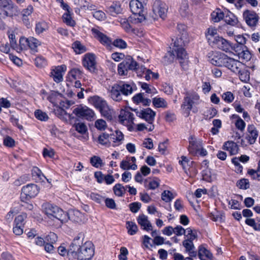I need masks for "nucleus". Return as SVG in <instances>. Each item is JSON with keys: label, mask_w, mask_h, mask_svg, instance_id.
I'll return each mask as SVG.
<instances>
[{"label": "nucleus", "mask_w": 260, "mask_h": 260, "mask_svg": "<svg viewBox=\"0 0 260 260\" xmlns=\"http://www.w3.org/2000/svg\"><path fill=\"white\" fill-rule=\"evenodd\" d=\"M42 208L45 214L49 217H53L61 222H67V213L58 207L46 203L43 204Z\"/></svg>", "instance_id": "obj_4"}, {"label": "nucleus", "mask_w": 260, "mask_h": 260, "mask_svg": "<svg viewBox=\"0 0 260 260\" xmlns=\"http://www.w3.org/2000/svg\"><path fill=\"white\" fill-rule=\"evenodd\" d=\"M49 28L48 25L45 21H42L36 23L35 30L37 34L43 33Z\"/></svg>", "instance_id": "obj_36"}, {"label": "nucleus", "mask_w": 260, "mask_h": 260, "mask_svg": "<svg viewBox=\"0 0 260 260\" xmlns=\"http://www.w3.org/2000/svg\"><path fill=\"white\" fill-rule=\"evenodd\" d=\"M141 86L147 93L155 94L156 93V90L155 88L146 83H141Z\"/></svg>", "instance_id": "obj_52"}, {"label": "nucleus", "mask_w": 260, "mask_h": 260, "mask_svg": "<svg viewBox=\"0 0 260 260\" xmlns=\"http://www.w3.org/2000/svg\"><path fill=\"white\" fill-rule=\"evenodd\" d=\"M113 189L116 196L122 197L125 192L126 187L121 184L118 183L115 185Z\"/></svg>", "instance_id": "obj_41"}, {"label": "nucleus", "mask_w": 260, "mask_h": 260, "mask_svg": "<svg viewBox=\"0 0 260 260\" xmlns=\"http://www.w3.org/2000/svg\"><path fill=\"white\" fill-rule=\"evenodd\" d=\"M120 23L122 28L127 32L133 31V27L130 24L129 21L125 18H122L120 20Z\"/></svg>", "instance_id": "obj_49"}, {"label": "nucleus", "mask_w": 260, "mask_h": 260, "mask_svg": "<svg viewBox=\"0 0 260 260\" xmlns=\"http://www.w3.org/2000/svg\"><path fill=\"white\" fill-rule=\"evenodd\" d=\"M136 90L135 84L120 81L110 86L108 89L109 96L114 101L120 102L124 96L131 94Z\"/></svg>", "instance_id": "obj_2"}, {"label": "nucleus", "mask_w": 260, "mask_h": 260, "mask_svg": "<svg viewBox=\"0 0 260 260\" xmlns=\"http://www.w3.org/2000/svg\"><path fill=\"white\" fill-rule=\"evenodd\" d=\"M67 221L70 219L77 223L84 222L86 220L85 215L77 210H71L67 213Z\"/></svg>", "instance_id": "obj_20"}, {"label": "nucleus", "mask_w": 260, "mask_h": 260, "mask_svg": "<svg viewBox=\"0 0 260 260\" xmlns=\"http://www.w3.org/2000/svg\"><path fill=\"white\" fill-rule=\"evenodd\" d=\"M90 163L92 165L96 168L101 166L102 164V160L100 157L94 156L90 158Z\"/></svg>", "instance_id": "obj_64"}, {"label": "nucleus", "mask_w": 260, "mask_h": 260, "mask_svg": "<svg viewBox=\"0 0 260 260\" xmlns=\"http://www.w3.org/2000/svg\"><path fill=\"white\" fill-rule=\"evenodd\" d=\"M110 140L112 142L111 146L116 147L120 145L123 139L124 136L123 134L119 131H115V133L110 134Z\"/></svg>", "instance_id": "obj_23"}, {"label": "nucleus", "mask_w": 260, "mask_h": 260, "mask_svg": "<svg viewBox=\"0 0 260 260\" xmlns=\"http://www.w3.org/2000/svg\"><path fill=\"white\" fill-rule=\"evenodd\" d=\"M84 241V234L79 233L74 239L68 251V256L72 260H91L94 254V245Z\"/></svg>", "instance_id": "obj_1"}, {"label": "nucleus", "mask_w": 260, "mask_h": 260, "mask_svg": "<svg viewBox=\"0 0 260 260\" xmlns=\"http://www.w3.org/2000/svg\"><path fill=\"white\" fill-rule=\"evenodd\" d=\"M126 228L127 230L128 234L130 235L136 234L138 231V226L136 223L133 221H126Z\"/></svg>", "instance_id": "obj_37"}, {"label": "nucleus", "mask_w": 260, "mask_h": 260, "mask_svg": "<svg viewBox=\"0 0 260 260\" xmlns=\"http://www.w3.org/2000/svg\"><path fill=\"white\" fill-rule=\"evenodd\" d=\"M140 72H143V75L144 77L145 78L146 80H149L151 78L150 75H152V72L149 70H146L143 67H141L138 70L137 73H139ZM142 76L141 75H140Z\"/></svg>", "instance_id": "obj_56"}, {"label": "nucleus", "mask_w": 260, "mask_h": 260, "mask_svg": "<svg viewBox=\"0 0 260 260\" xmlns=\"http://www.w3.org/2000/svg\"><path fill=\"white\" fill-rule=\"evenodd\" d=\"M138 67V63L131 56H127L119 64L118 72L120 75L125 76L127 75L128 71L136 70L138 72L139 69Z\"/></svg>", "instance_id": "obj_8"}, {"label": "nucleus", "mask_w": 260, "mask_h": 260, "mask_svg": "<svg viewBox=\"0 0 260 260\" xmlns=\"http://www.w3.org/2000/svg\"><path fill=\"white\" fill-rule=\"evenodd\" d=\"M247 130L249 133L248 135V141L250 144H252L255 143L258 137V132L253 125H248Z\"/></svg>", "instance_id": "obj_30"}, {"label": "nucleus", "mask_w": 260, "mask_h": 260, "mask_svg": "<svg viewBox=\"0 0 260 260\" xmlns=\"http://www.w3.org/2000/svg\"><path fill=\"white\" fill-rule=\"evenodd\" d=\"M28 48H30L31 50H35L40 45V42L34 38L28 39Z\"/></svg>", "instance_id": "obj_63"}, {"label": "nucleus", "mask_w": 260, "mask_h": 260, "mask_svg": "<svg viewBox=\"0 0 260 260\" xmlns=\"http://www.w3.org/2000/svg\"><path fill=\"white\" fill-rule=\"evenodd\" d=\"M93 37L108 49L112 48V40L100 31L98 28H92L91 30Z\"/></svg>", "instance_id": "obj_13"}, {"label": "nucleus", "mask_w": 260, "mask_h": 260, "mask_svg": "<svg viewBox=\"0 0 260 260\" xmlns=\"http://www.w3.org/2000/svg\"><path fill=\"white\" fill-rule=\"evenodd\" d=\"M98 142L101 145L107 147L111 146L110 136L106 133H103L99 136Z\"/></svg>", "instance_id": "obj_31"}, {"label": "nucleus", "mask_w": 260, "mask_h": 260, "mask_svg": "<svg viewBox=\"0 0 260 260\" xmlns=\"http://www.w3.org/2000/svg\"><path fill=\"white\" fill-rule=\"evenodd\" d=\"M259 169L260 165H258L257 170L255 171L254 170L251 169L248 171V173L253 179L260 180V172L259 171Z\"/></svg>", "instance_id": "obj_54"}, {"label": "nucleus", "mask_w": 260, "mask_h": 260, "mask_svg": "<svg viewBox=\"0 0 260 260\" xmlns=\"http://www.w3.org/2000/svg\"><path fill=\"white\" fill-rule=\"evenodd\" d=\"M72 48L77 54H81L86 51V47L79 41H76L72 45Z\"/></svg>", "instance_id": "obj_40"}, {"label": "nucleus", "mask_w": 260, "mask_h": 260, "mask_svg": "<svg viewBox=\"0 0 260 260\" xmlns=\"http://www.w3.org/2000/svg\"><path fill=\"white\" fill-rule=\"evenodd\" d=\"M223 149L230 152L231 155H235L238 152V146L233 141H228L224 143Z\"/></svg>", "instance_id": "obj_29"}, {"label": "nucleus", "mask_w": 260, "mask_h": 260, "mask_svg": "<svg viewBox=\"0 0 260 260\" xmlns=\"http://www.w3.org/2000/svg\"><path fill=\"white\" fill-rule=\"evenodd\" d=\"M203 179L207 182H211L213 180V177L210 170L207 168L202 171Z\"/></svg>", "instance_id": "obj_50"}, {"label": "nucleus", "mask_w": 260, "mask_h": 260, "mask_svg": "<svg viewBox=\"0 0 260 260\" xmlns=\"http://www.w3.org/2000/svg\"><path fill=\"white\" fill-rule=\"evenodd\" d=\"M183 246L185 248V251L188 253L190 256L196 257L197 252L193 242L185 239L182 242Z\"/></svg>", "instance_id": "obj_26"}, {"label": "nucleus", "mask_w": 260, "mask_h": 260, "mask_svg": "<svg viewBox=\"0 0 260 260\" xmlns=\"http://www.w3.org/2000/svg\"><path fill=\"white\" fill-rule=\"evenodd\" d=\"M243 16L246 24L250 27H254L257 25L259 16L254 11L246 10L244 11Z\"/></svg>", "instance_id": "obj_16"}, {"label": "nucleus", "mask_w": 260, "mask_h": 260, "mask_svg": "<svg viewBox=\"0 0 260 260\" xmlns=\"http://www.w3.org/2000/svg\"><path fill=\"white\" fill-rule=\"evenodd\" d=\"M83 66L91 72H94L96 68L95 57L93 54L87 53L82 60Z\"/></svg>", "instance_id": "obj_18"}, {"label": "nucleus", "mask_w": 260, "mask_h": 260, "mask_svg": "<svg viewBox=\"0 0 260 260\" xmlns=\"http://www.w3.org/2000/svg\"><path fill=\"white\" fill-rule=\"evenodd\" d=\"M239 74V78L240 80L243 82H247L250 79V73L246 70H240V72H238Z\"/></svg>", "instance_id": "obj_45"}, {"label": "nucleus", "mask_w": 260, "mask_h": 260, "mask_svg": "<svg viewBox=\"0 0 260 260\" xmlns=\"http://www.w3.org/2000/svg\"><path fill=\"white\" fill-rule=\"evenodd\" d=\"M225 56L224 53H216L209 59V61L215 66L223 67Z\"/></svg>", "instance_id": "obj_24"}, {"label": "nucleus", "mask_w": 260, "mask_h": 260, "mask_svg": "<svg viewBox=\"0 0 260 260\" xmlns=\"http://www.w3.org/2000/svg\"><path fill=\"white\" fill-rule=\"evenodd\" d=\"M222 98L225 102L231 103L233 101L234 96L231 92L227 91L222 94Z\"/></svg>", "instance_id": "obj_61"}, {"label": "nucleus", "mask_w": 260, "mask_h": 260, "mask_svg": "<svg viewBox=\"0 0 260 260\" xmlns=\"http://www.w3.org/2000/svg\"><path fill=\"white\" fill-rule=\"evenodd\" d=\"M217 29L214 27H209L208 29L207 32L206 34V37L208 40V42L210 44H212L213 38L216 37Z\"/></svg>", "instance_id": "obj_44"}, {"label": "nucleus", "mask_w": 260, "mask_h": 260, "mask_svg": "<svg viewBox=\"0 0 260 260\" xmlns=\"http://www.w3.org/2000/svg\"><path fill=\"white\" fill-rule=\"evenodd\" d=\"M14 8L9 0H0V17H11L13 15Z\"/></svg>", "instance_id": "obj_15"}, {"label": "nucleus", "mask_w": 260, "mask_h": 260, "mask_svg": "<svg viewBox=\"0 0 260 260\" xmlns=\"http://www.w3.org/2000/svg\"><path fill=\"white\" fill-rule=\"evenodd\" d=\"M198 255L201 260H211L212 253L203 246H200L198 249Z\"/></svg>", "instance_id": "obj_28"}, {"label": "nucleus", "mask_w": 260, "mask_h": 260, "mask_svg": "<svg viewBox=\"0 0 260 260\" xmlns=\"http://www.w3.org/2000/svg\"><path fill=\"white\" fill-rule=\"evenodd\" d=\"M244 67L243 64L238 60L234 59L229 70L235 73L240 72V70Z\"/></svg>", "instance_id": "obj_38"}, {"label": "nucleus", "mask_w": 260, "mask_h": 260, "mask_svg": "<svg viewBox=\"0 0 260 260\" xmlns=\"http://www.w3.org/2000/svg\"><path fill=\"white\" fill-rule=\"evenodd\" d=\"M89 102L99 110L107 103L104 99L96 95L91 97L89 99Z\"/></svg>", "instance_id": "obj_33"}, {"label": "nucleus", "mask_w": 260, "mask_h": 260, "mask_svg": "<svg viewBox=\"0 0 260 260\" xmlns=\"http://www.w3.org/2000/svg\"><path fill=\"white\" fill-rule=\"evenodd\" d=\"M203 146V141L201 139H197L193 136L189 138L188 151L189 153L193 155H198L199 150Z\"/></svg>", "instance_id": "obj_17"}, {"label": "nucleus", "mask_w": 260, "mask_h": 260, "mask_svg": "<svg viewBox=\"0 0 260 260\" xmlns=\"http://www.w3.org/2000/svg\"><path fill=\"white\" fill-rule=\"evenodd\" d=\"M237 185L241 189H246L249 187V181L246 179H242L238 181Z\"/></svg>", "instance_id": "obj_59"}, {"label": "nucleus", "mask_w": 260, "mask_h": 260, "mask_svg": "<svg viewBox=\"0 0 260 260\" xmlns=\"http://www.w3.org/2000/svg\"><path fill=\"white\" fill-rule=\"evenodd\" d=\"M28 39L22 37L19 39V49L23 50L28 48Z\"/></svg>", "instance_id": "obj_58"}, {"label": "nucleus", "mask_w": 260, "mask_h": 260, "mask_svg": "<svg viewBox=\"0 0 260 260\" xmlns=\"http://www.w3.org/2000/svg\"><path fill=\"white\" fill-rule=\"evenodd\" d=\"M108 12L113 16L121 12V9L120 6L117 4H113L107 8Z\"/></svg>", "instance_id": "obj_42"}, {"label": "nucleus", "mask_w": 260, "mask_h": 260, "mask_svg": "<svg viewBox=\"0 0 260 260\" xmlns=\"http://www.w3.org/2000/svg\"><path fill=\"white\" fill-rule=\"evenodd\" d=\"M168 6L160 0H156L152 5V13L151 17L154 20H158L159 18L165 19L167 16Z\"/></svg>", "instance_id": "obj_6"}, {"label": "nucleus", "mask_w": 260, "mask_h": 260, "mask_svg": "<svg viewBox=\"0 0 260 260\" xmlns=\"http://www.w3.org/2000/svg\"><path fill=\"white\" fill-rule=\"evenodd\" d=\"M173 193L169 190H165L161 193V199L166 202H170L174 199Z\"/></svg>", "instance_id": "obj_51"}, {"label": "nucleus", "mask_w": 260, "mask_h": 260, "mask_svg": "<svg viewBox=\"0 0 260 260\" xmlns=\"http://www.w3.org/2000/svg\"><path fill=\"white\" fill-rule=\"evenodd\" d=\"M211 45L213 47H216L226 52H230L232 50L237 52V50L236 49V45H233L228 40L218 36L213 38Z\"/></svg>", "instance_id": "obj_9"}, {"label": "nucleus", "mask_w": 260, "mask_h": 260, "mask_svg": "<svg viewBox=\"0 0 260 260\" xmlns=\"http://www.w3.org/2000/svg\"><path fill=\"white\" fill-rule=\"evenodd\" d=\"M245 223L255 230L260 231V224L256 223L254 219L248 218L246 220Z\"/></svg>", "instance_id": "obj_60"}, {"label": "nucleus", "mask_w": 260, "mask_h": 260, "mask_svg": "<svg viewBox=\"0 0 260 260\" xmlns=\"http://www.w3.org/2000/svg\"><path fill=\"white\" fill-rule=\"evenodd\" d=\"M137 222L142 230L147 232L152 230V226L148 217L142 214L139 215L137 218Z\"/></svg>", "instance_id": "obj_22"}, {"label": "nucleus", "mask_w": 260, "mask_h": 260, "mask_svg": "<svg viewBox=\"0 0 260 260\" xmlns=\"http://www.w3.org/2000/svg\"><path fill=\"white\" fill-rule=\"evenodd\" d=\"M32 176L34 180L37 182H43L44 179L47 180V182L50 183L49 179H47L43 174L40 169L38 167H34L31 170Z\"/></svg>", "instance_id": "obj_27"}, {"label": "nucleus", "mask_w": 260, "mask_h": 260, "mask_svg": "<svg viewBox=\"0 0 260 260\" xmlns=\"http://www.w3.org/2000/svg\"><path fill=\"white\" fill-rule=\"evenodd\" d=\"M134 111L136 112V115L139 117L144 119L149 124H152L154 117L155 116V112L152 110L150 108H147L143 109H134Z\"/></svg>", "instance_id": "obj_14"}, {"label": "nucleus", "mask_w": 260, "mask_h": 260, "mask_svg": "<svg viewBox=\"0 0 260 260\" xmlns=\"http://www.w3.org/2000/svg\"><path fill=\"white\" fill-rule=\"evenodd\" d=\"M65 69L66 67L64 66H59L55 67L54 69H52L50 76L52 77L55 82H60L63 80V74Z\"/></svg>", "instance_id": "obj_21"}, {"label": "nucleus", "mask_w": 260, "mask_h": 260, "mask_svg": "<svg viewBox=\"0 0 260 260\" xmlns=\"http://www.w3.org/2000/svg\"><path fill=\"white\" fill-rule=\"evenodd\" d=\"M200 102V96L197 93L187 94L184 99V102L181 105V107L189 113L193 107L199 105Z\"/></svg>", "instance_id": "obj_11"}, {"label": "nucleus", "mask_w": 260, "mask_h": 260, "mask_svg": "<svg viewBox=\"0 0 260 260\" xmlns=\"http://www.w3.org/2000/svg\"><path fill=\"white\" fill-rule=\"evenodd\" d=\"M134 114L128 110L122 109L120 110L118 116L119 122L128 127L130 129L132 124H134Z\"/></svg>", "instance_id": "obj_12"}, {"label": "nucleus", "mask_w": 260, "mask_h": 260, "mask_svg": "<svg viewBox=\"0 0 260 260\" xmlns=\"http://www.w3.org/2000/svg\"><path fill=\"white\" fill-rule=\"evenodd\" d=\"M7 34L10 41V45L6 44L1 47V50L7 54H9L10 59L14 64H16V56L14 52L16 51V40L15 39V30L13 29H9L8 30Z\"/></svg>", "instance_id": "obj_5"}, {"label": "nucleus", "mask_w": 260, "mask_h": 260, "mask_svg": "<svg viewBox=\"0 0 260 260\" xmlns=\"http://www.w3.org/2000/svg\"><path fill=\"white\" fill-rule=\"evenodd\" d=\"M39 192L38 186L35 184L30 183L24 186L21 189L20 200L23 203L21 206L25 209L31 210L33 208L32 204L27 203L29 199L35 198Z\"/></svg>", "instance_id": "obj_3"}, {"label": "nucleus", "mask_w": 260, "mask_h": 260, "mask_svg": "<svg viewBox=\"0 0 260 260\" xmlns=\"http://www.w3.org/2000/svg\"><path fill=\"white\" fill-rule=\"evenodd\" d=\"M225 13L220 9H217L211 14V17L214 22H217L224 18Z\"/></svg>", "instance_id": "obj_35"}, {"label": "nucleus", "mask_w": 260, "mask_h": 260, "mask_svg": "<svg viewBox=\"0 0 260 260\" xmlns=\"http://www.w3.org/2000/svg\"><path fill=\"white\" fill-rule=\"evenodd\" d=\"M77 117L91 121L94 119L95 113L94 111L86 106L81 105L77 106L73 111Z\"/></svg>", "instance_id": "obj_10"}, {"label": "nucleus", "mask_w": 260, "mask_h": 260, "mask_svg": "<svg viewBox=\"0 0 260 260\" xmlns=\"http://www.w3.org/2000/svg\"><path fill=\"white\" fill-rule=\"evenodd\" d=\"M57 240V236L56 234L54 233H50L46 237L45 241L46 243H55Z\"/></svg>", "instance_id": "obj_57"}, {"label": "nucleus", "mask_w": 260, "mask_h": 260, "mask_svg": "<svg viewBox=\"0 0 260 260\" xmlns=\"http://www.w3.org/2000/svg\"><path fill=\"white\" fill-rule=\"evenodd\" d=\"M225 22L231 25H235L238 22L236 17L231 12H226L224 16Z\"/></svg>", "instance_id": "obj_34"}, {"label": "nucleus", "mask_w": 260, "mask_h": 260, "mask_svg": "<svg viewBox=\"0 0 260 260\" xmlns=\"http://www.w3.org/2000/svg\"><path fill=\"white\" fill-rule=\"evenodd\" d=\"M147 0H131L129 2V8L132 12L135 15L141 16L143 14L144 4Z\"/></svg>", "instance_id": "obj_19"}, {"label": "nucleus", "mask_w": 260, "mask_h": 260, "mask_svg": "<svg viewBox=\"0 0 260 260\" xmlns=\"http://www.w3.org/2000/svg\"><path fill=\"white\" fill-rule=\"evenodd\" d=\"M62 19L64 23L67 25L70 26H74L75 25V21L72 19L70 14V11L69 12L67 11V13H64L62 16Z\"/></svg>", "instance_id": "obj_43"}, {"label": "nucleus", "mask_w": 260, "mask_h": 260, "mask_svg": "<svg viewBox=\"0 0 260 260\" xmlns=\"http://www.w3.org/2000/svg\"><path fill=\"white\" fill-rule=\"evenodd\" d=\"M174 44L172 53L174 55L175 54L177 55L181 66L184 68L188 63V58L187 53L182 46L186 44H184L183 41H180L179 39H177Z\"/></svg>", "instance_id": "obj_7"}, {"label": "nucleus", "mask_w": 260, "mask_h": 260, "mask_svg": "<svg viewBox=\"0 0 260 260\" xmlns=\"http://www.w3.org/2000/svg\"><path fill=\"white\" fill-rule=\"evenodd\" d=\"M152 103L156 108H166L167 107V102L161 98L156 97L153 98Z\"/></svg>", "instance_id": "obj_39"}, {"label": "nucleus", "mask_w": 260, "mask_h": 260, "mask_svg": "<svg viewBox=\"0 0 260 260\" xmlns=\"http://www.w3.org/2000/svg\"><path fill=\"white\" fill-rule=\"evenodd\" d=\"M188 6L186 2H184L182 3L180 7L179 12L181 15L183 17L187 16L188 13Z\"/></svg>", "instance_id": "obj_62"}, {"label": "nucleus", "mask_w": 260, "mask_h": 260, "mask_svg": "<svg viewBox=\"0 0 260 260\" xmlns=\"http://www.w3.org/2000/svg\"><path fill=\"white\" fill-rule=\"evenodd\" d=\"M239 58L243 60L244 61H247L249 60L251 57V55L250 52L247 49H242V51L238 53Z\"/></svg>", "instance_id": "obj_48"}, {"label": "nucleus", "mask_w": 260, "mask_h": 260, "mask_svg": "<svg viewBox=\"0 0 260 260\" xmlns=\"http://www.w3.org/2000/svg\"><path fill=\"white\" fill-rule=\"evenodd\" d=\"M35 117L41 121H47L49 117L48 115L41 110H37L35 112Z\"/></svg>", "instance_id": "obj_47"}, {"label": "nucleus", "mask_w": 260, "mask_h": 260, "mask_svg": "<svg viewBox=\"0 0 260 260\" xmlns=\"http://www.w3.org/2000/svg\"><path fill=\"white\" fill-rule=\"evenodd\" d=\"M101 114L103 116L108 120H111L113 118V111L108 106L107 103L105 104L100 110Z\"/></svg>", "instance_id": "obj_32"}, {"label": "nucleus", "mask_w": 260, "mask_h": 260, "mask_svg": "<svg viewBox=\"0 0 260 260\" xmlns=\"http://www.w3.org/2000/svg\"><path fill=\"white\" fill-rule=\"evenodd\" d=\"M55 114L60 119L64 118L66 115H68L69 118H71L70 114H68L63 109L60 107L57 108L55 110Z\"/></svg>", "instance_id": "obj_55"}, {"label": "nucleus", "mask_w": 260, "mask_h": 260, "mask_svg": "<svg viewBox=\"0 0 260 260\" xmlns=\"http://www.w3.org/2000/svg\"><path fill=\"white\" fill-rule=\"evenodd\" d=\"M177 28L180 34L179 38L177 39H179L180 41H183L184 44H186L188 42L186 26L183 24H178Z\"/></svg>", "instance_id": "obj_25"}, {"label": "nucleus", "mask_w": 260, "mask_h": 260, "mask_svg": "<svg viewBox=\"0 0 260 260\" xmlns=\"http://www.w3.org/2000/svg\"><path fill=\"white\" fill-rule=\"evenodd\" d=\"M35 63L37 67L43 68L47 64V61L43 56H38L35 59Z\"/></svg>", "instance_id": "obj_53"}, {"label": "nucleus", "mask_w": 260, "mask_h": 260, "mask_svg": "<svg viewBox=\"0 0 260 260\" xmlns=\"http://www.w3.org/2000/svg\"><path fill=\"white\" fill-rule=\"evenodd\" d=\"M73 127L80 134H84L87 131V127L85 123L83 122L76 123Z\"/></svg>", "instance_id": "obj_46"}]
</instances>
